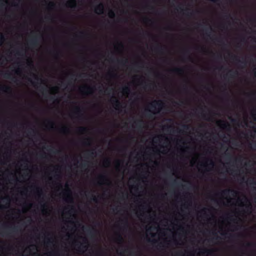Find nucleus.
<instances>
[{"mask_svg":"<svg viewBox=\"0 0 256 256\" xmlns=\"http://www.w3.org/2000/svg\"><path fill=\"white\" fill-rule=\"evenodd\" d=\"M87 90V94H92V88L90 86H84L81 88H80V90Z\"/></svg>","mask_w":256,"mask_h":256,"instance_id":"14","label":"nucleus"},{"mask_svg":"<svg viewBox=\"0 0 256 256\" xmlns=\"http://www.w3.org/2000/svg\"><path fill=\"white\" fill-rule=\"evenodd\" d=\"M11 74L10 72H6L4 74V78H10Z\"/></svg>","mask_w":256,"mask_h":256,"instance_id":"25","label":"nucleus"},{"mask_svg":"<svg viewBox=\"0 0 256 256\" xmlns=\"http://www.w3.org/2000/svg\"><path fill=\"white\" fill-rule=\"evenodd\" d=\"M120 163L119 161H118L116 162V168H119L120 166Z\"/></svg>","mask_w":256,"mask_h":256,"instance_id":"48","label":"nucleus"},{"mask_svg":"<svg viewBox=\"0 0 256 256\" xmlns=\"http://www.w3.org/2000/svg\"><path fill=\"white\" fill-rule=\"evenodd\" d=\"M87 232L90 235H92L93 234V231L92 230V229H90V228L88 229Z\"/></svg>","mask_w":256,"mask_h":256,"instance_id":"38","label":"nucleus"},{"mask_svg":"<svg viewBox=\"0 0 256 256\" xmlns=\"http://www.w3.org/2000/svg\"><path fill=\"white\" fill-rule=\"evenodd\" d=\"M66 6L68 7L71 8H76V0H68L66 4Z\"/></svg>","mask_w":256,"mask_h":256,"instance_id":"7","label":"nucleus"},{"mask_svg":"<svg viewBox=\"0 0 256 256\" xmlns=\"http://www.w3.org/2000/svg\"><path fill=\"white\" fill-rule=\"evenodd\" d=\"M150 106L156 110V113L159 112L164 106V103L160 100H154L150 103Z\"/></svg>","mask_w":256,"mask_h":256,"instance_id":"1","label":"nucleus"},{"mask_svg":"<svg viewBox=\"0 0 256 256\" xmlns=\"http://www.w3.org/2000/svg\"><path fill=\"white\" fill-rule=\"evenodd\" d=\"M212 254V250H208L206 248H203L200 250L199 252V254L204 256V255H209Z\"/></svg>","mask_w":256,"mask_h":256,"instance_id":"6","label":"nucleus"},{"mask_svg":"<svg viewBox=\"0 0 256 256\" xmlns=\"http://www.w3.org/2000/svg\"><path fill=\"white\" fill-rule=\"evenodd\" d=\"M48 124L50 126L51 128H54V123L52 121H48Z\"/></svg>","mask_w":256,"mask_h":256,"instance_id":"34","label":"nucleus"},{"mask_svg":"<svg viewBox=\"0 0 256 256\" xmlns=\"http://www.w3.org/2000/svg\"><path fill=\"white\" fill-rule=\"evenodd\" d=\"M252 118L254 120L256 121V114H252Z\"/></svg>","mask_w":256,"mask_h":256,"instance_id":"44","label":"nucleus"},{"mask_svg":"<svg viewBox=\"0 0 256 256\" xmlns=\"http://www.w3.org/2000/svg\"><path fill=\"white\" fill-rule=\"evenodd\" d=\"M250 184L252 185H256V181L254 178H252V180H250Z\"/></svg>","mask_w":256,"mask_h":256,"instance_id":"36","label":"nucleus"},{"mask_svg":"<svg viewBox=\"0 0 256 256\" xmlns=\"http://www.w3.org/2000/svg\"><path fill=\"white\" fill-rule=\"evenodd\" d=\"M164 48V46H162V45L158 44L157 46L155 48L154 50L156 52H162Z\"/></svg>","mask_w":256,"mask_h":256,"instance_id":"11","label":"nucleus"},{"mask_svg":"<svg viewBox=\"0 0 256 256\" xmlns=\"http://www.w3.org/2000/svg\"><path fill=\"white\" fill-rule=\"evenodd\" d=\"M74 212V209L73 207H72L70 210L68 211V214H71L72 212Z\"/></svg>","mask_w":256,"mask_h":256,"instance_id":"39","label":"nucleus"},{"mask_svg":"<svg viewBox=\"0 0 256 256\" xmlns=\"http://www.w3.org/2000/svg\"><path fill=\"white\" fill-rule=\"evenodd\" d=\"M238 74V72L236 70L234 71L232 70H229V73L226 74V76H228L230 78H233L234 75Z\"/></svg>","mask_w":256,"mask_h":256,"instance_id":"12","label":"nucleus"},{"mask_svg":"<svg viewBox=\"0 0 256 256\" xmlns=\"http://www.w3.org/2000/svg\"><path fill=\"white\" fill-rule=\"evenodd\" d=\"M130 92V90L129 86H126L122 88V92L124 94H128Z\"/></svg>","mask_w":256,"mask_h":256,"instance_id":"16","label":"nucleus"},{"mask_svg":"<svg viewBox=\"0 0 256 256\" xmlns=\"http://www.w3.org/2000/svg\"><path fill=\"white\" fill-rule=\"evenodd\" d=\"M90 138H87L86 141L84 142V144L86 145H90Z\"/></svg>","mask_w":256,"mask_h":256,"instance_id":"33","label":"nucleus"},{"mask_svg":"<svg viewBox=\"0 0 256 256\" xmlns=\"http://www.w3.org/2000/svg\"><path fill=\"white\" fill-rule=\"evenodd\" d=\"M104 164L106 166H109L110 164V160L109 158H106L104 160Z\"/></svg>","mask_w":256,"mask_h":256,"instance_id":"27","label":"nucleus"},{"mask_svg":"<svg viewBox=\"0 0 256 256\" xmlns=\"http://www.w3.org/2000/svg\"><path fill=\"white\" fill-rule=\"evenodd\" d=\"M33 76H34V78L35 80H39V78L38 76H36V75L34 74H33Z\"/></svg>","mask_w":256,"mask_h":256,"instance_id":"47","label":"nucleus"},{"mask_svg":"<svg viewBox=\"0 0 256 256\" xmlns=\"http://www.w3.org/2000/svg\"><path fill=\"white\" fill-rule=\"evenodd\" d=\"M183 128L186 130H188L190 128V126L189 125H186V124H184V125H183Z\"/></svg>","mask_w":256,"mask_h":256,"instance_id":"37","label":"nucleus"},{"mask_svg":"<svg viewBox=\"0 0 256 256\" xmlns=\"http://www.w3.org/2000/svg\"><path fill=\"white\" fill-rule=\"evenodd\" d=\"M235 160L240 162H241V159L240 158H235Z\"/></svg>","mask_w":256,"mask_h":256,"instance_id":"56","label":"nucleus"},{"mask_svg":"<svg viewBox=\"0 0 256 256\" xmlns=\"http://www.w3.org/2000/svg\"><path fill=\"white\" fill-rule=\"evenodd\" d=\"M29 44L31 46H38V40L37 36H34L29 41Z\"/></svg>","mask_w":256,"mask_h":256,"instance_id":"3","label":"nucleus"},{"mask_svg":"<svg viewBox=\"0 0 256 256\" xmlns=\"http://www.w3.org/2000/svg\"><path fill=\"white\" fill-rule=\"evenodd\" d=\"M222 127L224 128H227V127H230V125L225 122H223V124H222Z\"/></svg>","mask_w":256,"mask_h":256,"instance_id":"29","label":"nucleus"},{"mask_svg":"<svg viewBox=\"0 0 256 256\" xmlns=\"http://www.w3.org/2000/svg\"><path fill=\"white\" fill-rule=\"evenodd\" d=\"M87 166H88L87 163H86V162L82 163L81 164V166L82 168H84L86 167Z\"/></svg>","mask_w":256,"mask_h":256,"instance_id":"40","label":"nucleus"},{"mask_svg":"<svg viewBox=\"0 0 256 256\" xmlns=\"http://www.w3.org/2000/svg\"><path fill=\"white\" fill-rule=\"evenodd\" d=\"M104 5L102 3L99 4L95 8V12L98 14H103Z\"/></svg>","mask_w":256,"mask_h":256,"instance_id":"4","label":"nucleus"},{"mask_svg":"<svg viewBox=\"0 0 256 256\" xmlns=\"http://www.w3.org/2000/svg\"><path fill=\"white\" fill-rule=\"evenodd\" d=\"M172 71L176 74H181L183 72L184 70L181 68H174Z\"/></svg>","mask_w":256,"mask_h":256,"instance_id":"15","label":"nucleus"},{"mask_svg":"<svg viewBox=\"0 0 256 256\" xmlns=\"http://www.w3.org/2000/svg\"><path fill=\"white\" fill-rule=\"evenodd\" d=\"M47 242H48V243H50V242H51L50 240V238H48Z\"/></svg>","mask_w":256,"mask_h":256,"instance_id":"60","label":"nucleus"},{"mask_svg":"<svg viewBox=\"0 0 256 256\" xmlns=\"http://www.w3.org/2000/svg\"><path fill=\"white\" fill-rule=\"evenodd\" d=\"M60 132L63 134H66L69 132V128L66 126H62L60 128Z\"/></svg>","mask_w":256,"mask_h":256,"instance_id":"13","label":"nucleus"},{"mask_svg":"<svg viewBox=\"0 0 256 256\" xmlns=\"http://www.w3.org/2000/svg\"><path fill=\"white\" fill-rule=\"evenodd\" d=\"M16 54L18 56H22V54L20 50H17L16 51Z\"/></svg>","mask_w":256,"mask_h":256,"instance_id":"41","label":"nucleus"},{"mask_svg":"<svg viewBox=\"0 0 256 256\" xmlns=\"http://www.w3.org/2000/svg\"><path fill=\"white\" fill-rule=\"evenodd\" d=\"M4 233L6 235V236H10V232L8 231H4Z\"/></svg>","mask_w":256,"mask_h":256,"instance_id":"43","label":"nucleus"},{"mask_svg":"<svg viewBox=\"0 0 256 256\" xmlns=\"http://www.w3.org/2000/svg\"><path fill=\"white\" fill-rule=\"evenodd\" d=\"M59 54H60V52H58L56 51L55 53V56L56 58H58V56H59Z\"/></svg>","mask_w":256,"mask_h":256,"instance_id":"45","label":"nucleus"},{"mask_svg":"<svg viewBox=\"0 0 256 256\" xmlns=\"http://www.w3.org/2000/svg\"><path fill=\"white\" fill-rule=\"evenodd\" d=\"M248 96H254L256 97V92H253L250 94H248Z\"/></svg>","mask_w":256,"mask_h":256,"instance_id":"32","label":"nucleus"},{"mask_svg":"<svg viewBox=\"0 0 256 256\" xmlns=\"http://www.w3.org/2000/svg\"><path fill=\"white\" fill-rule=\"evenodd\" d=\"M147 112H151V110L149 109H146V112H145V115L149 118H152L153 117V115L152 114H151L150 113H148Z\"/></svg>","mask_w":256,"mask_h":256,"instance_id":"20","label":"nucleus"},{"mask_svg":"<svg viewBox=\"0 0 256 256\" xmlns=\"http://www.w3.org/2000/svg\"><path fill=\"white\" fill-rule=\"evenodd\" d=\"M66 186L67 188V189L66 190V192L68 193V197L70 198V188H68V186L67 184L66 185Z\"/></svg>","mask_w":256,"mask_h":256,"instance_id":"30","label":"nucleus"},{"mask_svg":"<svg viewBox=\"0 0 256 256\" xmlns=\"http://www.w3.org/2000/svg\"><path fill=\"white\" fill-rule=\"evenodd\" d=\"M55 176L56 177V178H60V174H56V176Z\"/></svg>","mask_w":256,"mask_h":256,"instance_id":"55","label":"nucleus"},{"mask_svg":"<svg viewBox=\"0 0 256 256\" xmlns=\"http://www.w3.org/2000/svg\"><path fill=\"white\" fill-rule=\"evenodd\" d=\"M226 18H230V15L229 14H226Z\"/></svg>","mask_w":256,"mask_h":256,"instance_id":"57","label":"nucleus"},{"mask_svg":"<svg viewBox=\"0 0 256 256\" xmlns=\"http://www.w3.org/2000/svg\"><path fill=\"white\" fill-rule=\"evenodd\" d=\"M49 6H54V4L53 2H50L48 4Z\"/></svg>","mask_w":256,"mask_h":256,"instance_id":"46","label":"nucleus"},{"mask_svg":"<svg viewBox=\"0 0 256 256\" xmlns=\"http://www.w3.org/2000/svg\"><path fill=\"white\" fill-rule=\"evenodd\" d=\"M211 0L214 2H217L219 1L220 0Z\"/></svg>","mask_w":256,"mask_h":256,"instance_id":"58","label":"nucleus"},{"mask_svg":"<svg viewBox=\"0 0 256 256\" xmlns=\"http://www.w3.org/2000/svg\"><path fill=\"white\" fill-rule=\"evenodd\" d=\"M96 154V152L94 150H92L89 151L87 154L86 155L88 157H93Z\"/></svg>","mask_w":256,"mask_h":256,"instance_id":"18","label":"nucleus"},{"mask_svg":"<svg viewBox=\"0 0 256 256\" xmlns=\"http://www.w3.org/2000/svg\"><path fill=\"white\" fill-rule=\"evenodd\" d=\"M112 77H115L116 76V74H109Z\"/></svg>","mask_w":256,"mask_h":256,"instance_id":"52","label":"nucleus"},{"mask_svg":"<svg viewBox=\"0 0 256 256\" xmlns=\"http://www.w3.org/2000/svg\"><path fill=\"white\" fill-rule=\"evenodd\" d=\"M208 160L209 162V164H208V165L202 164V166H205V167H206V166H214V161L212 159H208Z\"/></svg>","mask_w":256,"mask_h":256,"instance_id":"19","label":"nucleus"},{"mask_svg":"<svg viewBox=\"0 0 256 256\" xmlns=\"http://www.w3.org/2000/svg\"><path fill=\"white\" fill-rule=\"evenodd\" d=\"M134 123L136 126V127L138 129H142L143 127V121L142 120H139L134 122Z\"/></svg>","mask_w":256,"mask_h":256,"instance_id":"10","label":"nucleus"},{"mask_svg":"<svg viewBox=\"0 0 256 256\" xmlns=\"http://www.w3.org/2000/svg\"><path fill=\"white\" fill-rule=\"evenodd\" d=\"M236 119H232V122H236Z\"/></svg>","mask_w":256,"mask_h":256,"instance_id":"62","label":"nucleus"},{"mask_svg":"<svg viewBox=\"0 0 256 256\" xmlns=\"http://www.w3.org/2000/svg\"><path fill=\"white\" fill-rule=\"evenodd\" d=\"M229 56H230V58L234 60V61H236L238 63H240V64H244V65H246V62L245 60H240L237 56H235V55H234V54H229Z\"/></svg>","mask_w":256,"mask_h":256,"instance_id":"5","label":"nucleus"},{"mask_svg":"<svg viewBox=\"0 0 256 256\" xmlns=\"http://www.w3.org/2000/svg\"><path fill=\"white\" fill-rule=\"evenodd\" d=\"M75 109H76V114H80L81 110L79 106L76 107Z\"/></svg>","mask_w":256,"mask_h":256,"instance_id":"28","label":"nucleus"},{"mask_svg":"<svg viewBox=\"0 0 256 256\" xmlns=\"http://www.w3.org/2000/svg\"><path fill=\"white\" fill-rule=\"evenodd\" d=\"M4 40V36L3 34L0 32V43H2Z\"/></svg>","mask_w":256,"mask_h":256,"instance_id":"35","label":"nucleus"},{"mask_svg":"<svg viewBox=\"0 0 256 256\" xmlns=\"http://www.w3.org/2000/svg\"><path fill=\"white\" fill-rule=\"evenodd\" d=\"M186 53L187 54H189V53H190L189 50H186Z\"/></svg>","mask_w":256,"mask_h":256,"instance_id":"61","label":"nucleus"},{"mask_svg":"<svg viewBox=\"0 0 256 256\" xmlns=\"http://www.w3.org/2000/svg\"><path fill=\"white\" fill-rule=\"evenodd\" d=\"M124 226H126V227H128V222L127 220H125L124 222Z\"/></svg>","mask_w":256,"mask_h":256,"instance_id":"49","label":"nucleus"},{"mask_svg":"<svg viewBox=\"0 0 256 256\" xmlns=\"http://www.w3.org/2000/svg\"><path fill=\"white\" fill-rule=\"evenodd\" d=\"M87 130H88V129L86 127L81 126V127L78 128V132L81 134H84V133L86 132Z\"/></svg>","mask_w":256,"mask_h":256,"instance_id":"17","label":"nucleus"},{"mask_svg":"<svg viewBox=\"0 0 256 256\" xmlns=\"http://www.w3.org/2000/svg\"><path fill=\"white\" fill-rule=\"evenodd\" d=\"M16 230H17V228L15 227V226L12 228V231H16Z\"/></svg>","mask_w":256,"mask_h":256,"instance_id":"51","label":"nucleus"},{"mask_svg":"<svg viewBox=\"0 0 256 256\" xmlns=\"http://www.w3.org/2000/svg\"><path fill=\"white\" fill-rule=\"evenodd\" d=\"M152 242H154V243H155V242H156L157 241H156V240H152Z\"/></svg>","mask_w":256,"mask_h":256,"instance_id":"63","label":"nucleus"},{"mask_svg":"<svg viewBox=\"0 0 256 256\" xmlns=\"http://www.w3.org/2000/svg\"><path fill=\"white\" fill-rule=\"evenodd\" d=\"M230 194L233 196H236L238 195V191L234 190L226 189L222 190L220 194L222 196H228Z\"/></svg>","mask_w":256,"mask_h":256,"instance_id":"2","label":"nucleus"},{"mask_svg":"<svg viewBox=\"0 0 256 256\" xmlns=\"http://www.w3.org/2000/svg\"><path fill=\"white\" fill-rule=\"evenodd\" d=\"M144 22H149L151 21V20L148 18H144Z\"/></svg>","mask_w":256,"mask_h":256,"instance_id":"42","label":"nucleus"},{"mask_svg":"<svg viewBox=\"0 0 256 256\" xmlns=\"http://www.w3.org/2000/svg\"><path fill=\"white\" fill-rule=\"evenodd\" d=\"M108 16L110 18H114L116 16L114 11H113L112 10H110L108 12Z\"/></svg>","mask_w":256,"mask_h":256,"instance_id":"21","label":"nucleus"},{"mask_svg":"<svg viewBox=\"0 0 256 256\" xmlns=\"http://www.w3.org/2000/svg\"><path fill=\"white\" fill-rule=\"evenodd\" d=\"M92 200L95 202H98L97 197H96L95 196H94L93 194H92Z\"/></svg>","mask_w":256,"mask_h":256,"instance_id":"31","label":"nucleus"},{"mask_svg":"<svg viewBox=\"0 0 256 256\" xmlns=\"http://www.w3.org/2000/svg\"><path fill=\"white\" fill-rule=\"evenodd\" d=\"M254 128V132H256V128L254 127V128Z\"/></svg>","mask_w":256,"mask_h":256,"instance_id":"64","label":"nucleus"},{"mask_svg":"<svg viewBox=\"0 0 256 256\" xmlns=\"http://www.w3.org/2000/svg\"><path fill=\"white\" fill-rule=\"evenodd\" d=\"M202 117L204 118H206V115L205 114H204V113H202Z\"/></svg>","mask_w":256,"mask_h":256,"instance_id":"53","label":"nucleus"},{"mask_svg":"<svg viewBox=\"0 0 256 256\" xmlns=\"http://www.w3.org/2000/svg\"><path fill=\"white\" fill-rule=\"evenodd\" d=\"M114 105L115 106L116 110H119L122 106L121 102L116 98H114Z\"/></svg>","mask_w":256,"mask_h":256,"instance_id":"8","label":"nucleus"},{"mask_svg":"<svg viewBox=\"0 0 256 256\" xmlns=\"http://www.w3.org/2000/svg\"><path fill=\"white\" fill-rule=\"evenodd\" d=\"M118 46H119L120 47H121V48H123V46H123V44H122V42H118Z\"/></svg>","mask_w":256,"mask_h":256,"instance_id":"50","label":"nucleus"},{"mask_svg":"<svg viewBox=\"0 0 256 256\" xmlns=\"http://www.w3.org/2000/svg\"><path fill=\"white\" fill-rule=\"evenodd\" d=\"M226 156H228V159L230 160L231 158V156L230 154H226Z\"/></svg>","mask_w":256,"mask_h":256,"instance_id":"54","label":"nucleus"},{"mask_svg":"<svg viewBox=\"0 0 256 256\" xmlns=\"http://www.w3.org/2000/svg\"><path fill=\"white\" fill-rule=\"evenodd\" d=\"M36 192L38 195L40 196L42 194V189L39 187H36Z\"/></svg>","mask_w":256,"mask_h":256,"instance_id":"23","label":"nucleus"},{"mask_svg":"<svg viewBox=\"0 0 256 256\" xmlns=\"http://www.w3.org/2000/svg\"><path fill=\"white\" fill-rule=\"evenodd\" d=\"M4 199L6 200H9V198L8 196L4 198Z\"/></svg>","mask_w":256,"mask_h":256,"instance_id":"59","label":"nucleus"},{"mask_svg":"<svg viewBox=\"0 0 256 256\" xmlns=\"http://www.w3.org/2000/svg\"><path fill=\"white\" fill-rule=\"evenodd\" d=\"M117 62L119 64H121L124 65L125 64L128 62V60L126 59L122 60H117Z\"/></svg>","mask_w":256,"mask_h":256,"instance_id":"22","label":"nucleus"},{"mask_svg":"<svg viewBox=\"0 0 256 256\" xmlns=\"http://www.w3.org/2000/svg\"><path fill=\"white\" fill-rule=\"evenodd\" d=\"M100 179H105L108 182V185H110L111 184V182H110L109 180L106 178V177L102 175V176H100Z\"/></svg>","mask_w":256,"mask_h":256,"instance_id":"26","label":"nucleus"},{"mask_svg":"<svg viewBox=\"0 0 256 256\" xmlns=\"http://www.w3.org/2000/svg\"><path fill=\"white\" fill-rule=\"evenodd\" d=\"M0 90L4 92L10 93L12 92V88L9 86H4L0 88Z\"/></svg>","mask_w":256,"mask_h":256,"instance_id":"9","label":"nucleus"},{"mask_svg":"<svg viewBox=\"0 0 256 256\" xmlns=\"http://www.w3.org/2000/svg\"><path fill=\"white\" fill-rule=\"evenodd\" d=\"M116 240H117L118 242H122V241H123V238H122V236L120 234H118V236H117V238H116Z\"/></svg>","mask_w":256,"mask_h":256,"instance_id":"24","label":"nucleus"}]
</instances>
